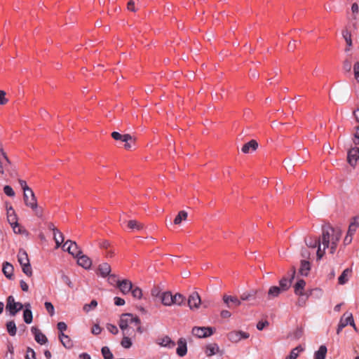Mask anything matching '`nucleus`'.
Returning a JSON list of instances; mask_svg holds the SVG:
<instances>
[{"label":"nucleus","mask_w":359,"mask_h":359,"mask_svg":"<svg viewBox=\"0 0 359 359\" xmlns=\"http://www.w3.org/2000/svg\"><path fill=\"white\" fill-rule=\"evenodd\" d=\"M342 232L339 228H334L330 225L324 226L322 229L320 236L321 245L317 250V259H320L325 253V250L329 249L331 254H334L337 250L338 243L341 237Z\"/></svg>","instance_id":"1"},{"label":"nucleus","mask_w":359,"mask_h":359,"mask_svg":"<svg viewBox=\"0 0 359 359\" xmlns=\"http://www.w3.org/2000/svg\"><path fill=\"white\" fill-rule=\"evenodd\" d=\"M135 323V325L140 324V319L137 316H134L131 313H123L121 316L118 325L123 331V335L130 334L128 328L130 324Z\"/></svg>","instance_id":"2"},{"label":"nucleus","mask_w":359,"mask_h":359,"mask_svg":"<svg viewBox=\"0 0 359 359\" xmlns=\"http://www.w3.org/2000/svg\"><path fill=\"white\" fill-rule=\"evenodd\" d=\"M18 260L22 266V271L28 276H32V269L29 263L27 253L25 250L20 249L18 253Z\"/></svg>","instance_id":"3"},{"label":"nucleus","mask_w":359,"mask_h":359,"mask_svg":"<svg viewBox=\"0 0 359 359\" xmlns=\"http://www.w3.org/2000/svg\"><path fill=\"white\" fill-rule=\"evenodd\" d=\"M23 305L20 302H16L13 296H8L6 299V311H9L10 315L14 316L16 313L22 310Z\"/></svg>","instance_id":"4"},{"label":"nucleus","mask_w":359,"mask_h":359,"mask_svg":"<svg viewBox=\"0 0 359 359\" xmlns=\"http://www.w3.org/2000/svg\"><path fill=\"white\" fill-rule=\"evenodd\" d=\"M348 324H350L355 329V325L353 321V316L351 313H345L341 317L339 323L338 325V328L337 330V333L339 334V332L342 330L344 327H345Z\"/></svg>","instance_id":"5"},{"label":"nucleus","mask_w":359,"mask_h":359,"mask_svg":"<svg viewBox=\"0 0 359 359\" xmlns=\"http://www.w3.org/2000/svg\"><path fill=\"white\" fill-rule=\"evenodd\" d=\"M62 248L64 250H67L69 254L72 255L74 257H79L81 254H82L81 250L76 243L71 240H67Z\"/></svg>","instance_id":"6"},{"label":"nucleus","mask_w":359,"mask_h":359,"mask_svg":"<svg viewBox=\"0 0 359 359\" xmlns=\"http://www.w3.org/2000/svg\"><path fill=\"white\" fill-rule=\"evenodd\" d=\"M249 337L250 334L248 332L243 331H232L227 334L228 339L233 343H238L241 339H248Z\"/></svg>","instance_id":"7"},{"label":"nucleus","mask_w":359,"mask_h":359,"mask_svg":"<svg viewBox=\"0 0 359 359\" xmlns=\"http://www.w3.org/2000/svg\"><path fill=\"white\" fill-rule=\"evenodd\" d=\"M213 333L212 328L205 327H195L192 330V334L198 337H207L212 335Z\"/></svg>","instance_id":"8"},{"label":"nucleus","mask_w":359,"mask_h":359,"mask_svg":"<svg viewBox=\"0 0 359 359\" xmlns=\"http://www.w3.org/2000/svg\"><path fill=\"white\" fill-rule=\"evenodd\" d=\"M24 202L25 204L29 207L30 208H36V198L32 190L31 191H28L23 194Z\"/></svg>","instance_id":"9"},{"label":"nucleus","mask_w":359,"mask_h":359,"mask_svg":"<svg viewBox=\"0 0 359 359\" xmlns=\"http://www.w3.org/2000/svg\"><path fill=\"white\" fill-rule=\"evenodd\" d=\"M201 304V299L198 292H192L188 298V305L191 309H198Z\"/></svg>","instance_id":"10"},{"label":"nucleus","mask_w":359,"mask_h":359,"mask_svg":"<svg viewBox=\"0 0 359 359\" xmlns=\"http://www.w3.org/2000/svg\"><path fill=\"white\" fill-rule=\"evenodd\" d=\"M223 301L226 304L227 307L230 309L233 306L238 307L241 304V299H239L236 296L224 294L223 296Z\"/></svg>","instance_id":"11"},{"label":"nucleus","mask_w":359,"mask_h":359,"mask_svg":"<svg viewBox=\"0 0 359 359\" xmlns=\"http://www.w3.org/2000/svg\"><path fill=\"white\" fill-rule=\"evenodd\" d=\"M305 285L306 282L304 280H299L294 286L295 294L299 295V297H306V298H308L309 294L304 291Z\"/></svg>","instance_id":"12"},{"label":"nucleus","mask_w":359,"mask_h":359,"mask_svg":"<svg viewBox=\"0 0 359 359\" xmlns=\"http://www.w3.org/2000/svg\"><path fill=\"white\" fill-rule=\"evenodd\" d=\"M32 334L34 335L36 341L40 344H45L48 339L45 334H43L36 327L31 328Z\"/></svg>","instance_id":"13"},{"label":"nucleus","mask_w":359,"mask_h":359,"mask_svg":"<svg viewBox=\"0 0 359 359\" xmlns=\"http://www.w3.org/2000/svg\"><path fill=\"white\" fill-rule=\"evenodd\" d=\"M359 158V148H352L348 152V163L354 166L356 164L358 159Z\"/></svg>","instance_id":"14"},{"label":"nucleus","mask_w":359,"mask_h":359,"mask_svg":"<svg viewBox=\"0 0 359 359\" xmlns=\"http://www.w3.org/2000/svg\"><path fill=\"white\" fill-rule=\"evenodd\" d=\"M156 344L168 348H172L175 346V343L168 336L158 338Z\"/></svg>","instance_id":"15"},{"label":"nucleus","mask_w":359,"mask_h":359,"mask_svg":"<svg viewBox=\"0 0 359 359\" xmlns=\"http://www.w3.org/2000/svg\"><path fill=\"white\" fill-rule=\"evenodd\" d=\"M76 257L78 258L77 263L79 266L86 269L90 268L92 265V261L88 256L81 254L79 255V257Z\"/></svg>","instance_id":"16"},{"label":"nucleus","mask_w":359,"mask_h":359,"mask_svg":"<svg viewBox=\"0 0 359 359\" xmlns=\"http://www.w3.org/2000/svg\"><path fill=\"white\" fill-rule=\"evenodd\" d=\"M177 354L180 356H184L187 353V341L184 339L180 338L177 341Z\"/></svg>","instance_id":"17"},{"label":"nucleus","mask_w":359,"mask_h":359,"mask_svg":"<svg viewBox=\"0 0 359 359\" xmlns=\"http://www.w3.org/2000/svg\"><path fill=\"white\" fill-rule=\"evenodd\" d=\"M258 148V143L256 140H252L248 143L245 144L242 148L241 151L244 154H248L250 151H254Z\"/></svg>","instance_id":"18"},{"label":"nucleus","mask_w":359,"mask_h":359,"mask_svg":"<svg viewBox=\"0 0 359 359\" xmlns=\"http://www.w3.org/2000/svg\"><path fill=\"white\" fill-rule=\"evenodd\" d=\"M257 292V290L244 292L240 296L241 301H255Z\"/></svg>","instance_id":"19"},{"label":"nucleus","mask_w":359,"mask_h":359,"mask_svg":"<svg viewBox=\"0 0 359 359\" xmlns=\"http://www.w3.org/2000/svg\"><path fill=\"white\" fill-rule=\"evenodd\" d=\"M133 286V285L130 280H123L118 283V287L120 289L123 294H127L131 291Z\"/></svg>","instance_id":"20"},{"label":"nucleus","mask_w":359,"mask_h":359,"mask_svg":"<svg viewBox=\"0 0 359 359\" xmlns=\"http://www.w3.org/2000/svg\"><path fill=\"white\" fill-rule=\"evenodd\" d=\"M111 137L115 140H121L123 142H127L128 141L131 142V141L134 140V137L133 136H131L130 135H129V134L121 135L118 132H113L111 133Z\"/></svg>","instance_id":"21"},{"label":"nucleus","mask_w":359,"mask_h":359,"mask_svg":"<svg viewBox=\"0 0 359 359\" xmlns=\"http://www.w3.org/2000/svg\"><path fill=\"white\" fill-rule=\"evenodd\" d=\"M172 294L170 292H164L161 294V301L164 306H170L172 305Z\"/></svg>","instance_id":"22"},{"label":"nucleus","mask_w":359,"mask_h":359,"mask_svg":"<svg viewBox=\"0 0 359 359\" xmlns=\"http://www.w3.org/2000/svg\"><path fill=\"white\" fill-rule=\"evenodd\" d=\"M305 243H306V245L309 248H315L316 247L318 248V246L322 247L320 237H319V238H312V237L306 238Z\"/></svg>","instance_id":"23"},{"label":"nucleus","mask_w":359,"mask_h":359,"mask_svg":"<svg viewBox=\"0 0 359 359\" xmlns=\"http://www.w3.org/2000/svg\"><path fill=\"white\" fill-rule=\"evenodd\" d=\"M98 271L100 276L105 278L110 274L111 266L108 263L104 262L99 265Z\"/></svg>","instance_id":"24"},{"label":"nucleus","mask_w":359,"mask_h":359,"mask_svg":"<svg viewBox=\"0 0 359 359\" xmlns=\"http://www.w3.org/2000/svg\"><path fill=\"white\" fill-rule=\"evenodd\" d=\"M219 351V348L217 344H210L206 346L205 349V353L207 355V356L210 357L217 353H218Z\"/></svg>","instance_id":"25"},{"label":"nucleus","mask_w":359,"mask_h":359,"mask_svg":"<svg viewBox=\"0 0 359 359\" xmlns=\"http://www.w3.org/2000/svg\"><path fill=\"white\" fill-rule=\"evenodd\" d=\"M351 271H352L351 269H348V268L346 269L342 272V273L339 276V277L338 278L339 284H340V285L346 284L348 280V278H349V276H351Z\"/></svg>","instance_id":"26"},{"label":"nucleus","mask_w":359,"mask_h":359,"mask_svg":"<svg viewBox=\"0 0 359 359\" xmlns=\"http://www.w3.org/2000/svg\"><path fill=\"white\" fill-rule=\"evenodd\" d=\"M59 338L61 343L66 348H71L73 346V342L67 335L61 333L59 335Z\"/></svg>","instance_id":"27"},{"label":"nucleus","mask_w":359,"mask_h":359,"mask_svg":"<svg viewBox=\"0 0 359 359\" xmlns=\"http://www.w3.org/2000/svg\"><path fill=\"white\" fill-rule=\"evenodd\" d=\"M8 221L13 225H18L17 216L15 213V210L12 207H10L7 210Z\"/></svg>","instance_id":"28"},{"label":"nucleus","mask_w":359,"mask_h":359,"mask_svg":"<svg viewBox=\"0 0 359 359\" xmlns=\"http://www.w3.org/2000/svg\"><path fill=\"white\" fill-rule=\"evenodd\" d=\"M13 266L8 262H5L3 265L2 271L4 273V275L9 279H11L13 277Z\"/></svg>","instance_id":"29"},{"label":"nucleus","mask_w":359,"mask_h":359,"mask_svg":"<svg viewBox=\"0 0 359 359\" xmlns=\"http://www.w3.org/2000/svg\"><path fill=\"white\" fill-rule=\"evenodd\" d=\"M283 291L278 286H271L268 291V299H272L277 297Z\"/></svg>","instance_id":"30"},{"label":"nucleus","mask_w":359,"mask_h":359,"mask_svg":"<svg viewBox=\"0 0 359 359\" xmlns=\"http://www.w3.org/2000/svg\"><path fill=\"white\" fill-rule=\"evenodd\" d=\"M172 305L175 304L177 306H182L184 304L186 298L184 295L180 293H176L175 295H172Z\"/></svg>","instance_id":"31"},{"label":"nucleus","mask_w":359,"mask_h":359,"mask_svg":"<svg viewBox=\"0 0 359 359\" xmlns=\"http://www.w3.org/2000/svg\"><path fill=\"white\" fill-rule=\"evenodd\" d=\"M357 219V217H353L352 222L349 224L347 234L351 236H353V235L356 231L358 227L359 226V223L358 222Z\"/></svg>","instance_id":"32"},{"label":"nucleus","mask_w":359,"mask_h":359,"mask_svg":"<svg viewBox=\"0 0 359 359\" xmlns=\"http://www.w3.org/2000/svg\"><path fill=\"white\" fill-rule=\"evenodd\" d=\"M310 263L308 261L302 260L299 268V273L302 276H307L310 271Z\"/></svg>","instance_id":"33"},{"label":"nucleus","mask_w":359,"mask_h":359,"mask_svg":"<svg viewBox=\"0 0 359 359\" xmlns=\"http://www.w3.org/2000/svg\"><path fill=\"white\" fill-rule=\"evenodd\" d=\"M128 226L130 229L136 230L137 231H141L144 229L143 224L137 222V220H130L128 222Z\"/></svg>","instance_id":"34"},{"label":"nucleus","mask_w":359,"mask_h":359,"mask_svg":"<svg viewBox=\"0 0 359 359\" xmlns=\"http://www.w3.org/2000/svg\"><path fill=\"white\" fill-rule=\"evenodd\" d=\"M327 351L325 346H320L319 349L314 353V359H325Z\"/></svg>","instance_id":"35"},{"label":"nucleus","mask_w":359,"mask_h":359,"mask_svg":"<svg viewBox=\"0 0 359 359\" xmlns=\"http://www.w3.org/2000/svg\"><path fill=\"white\" fill-rule=\"evenodd\" d=\"M304 351V348L302 346L299 345L291 351L290 355L286 358V359H297L299 353Z\"/></svg>","instance_id":"36"},{"label":"nucleus","mask_w":359,"mask_h":359,"mask_svg":"<svg viewBox=\"0 0 359 359\" xmlns=\"http://www.w3.org/2000/svg\"><path fill=\"white\" fill-rule=\"evenodd\" d=\"M291 283V280L288 279L287 278L283 277L279 281V287L280 289H281L283 292L287 291L290 287Z\"/></svg>","instance_id":"37"},{"label":"nucleus","mask_w":359,"mask_h":359,"mask_svg":"<svg viewBox=\"0 0 359 359\" xmlns=\"http://www.w3.org/2000/svg\"><path fill=\"white\" fill-rule=\"evenodd\" d=\"M53 238L55 241L56 248H59L64 241L63 234L60 231H55L53 233Z\"/></svg>","instance_id":"38"},{"label":"nucleus","mask_w":359,"mask_h":359,"mask_svg":"<svg viewBox=\"0 0 359 359\" xmlns=\"http://www.w3.org/2000/svg\"><path fill=\"white\" fill-rule=\"evenodd\" d=\"M6 329L11 336H15L16 334V325L13 320L7 322Z\"/></svg>","instance_id":"39"},{"label":"nucleus","mask_w":359,"mask_h":359,"mask_svg":"<svg viewBox=\"0 0 359 359\" xmlns=\"http://www.w3.org/2000/svg\"><path fill=\"white\" fill-rule=\"evenodd\" d=\"M187 212L184 210H181L179 212L178 215L175 217L174 219V223L175 224H180L182 220H186L187 218Z\"/></svg>","instance_id":"40"},{"label":"nucleus","mask_w":359,"mask_h":359,"mask_svg":"<svg viewBox=\"0 0 359 359\" xmlns=\"http://www.w3.org/2000/svg\"><path fill=\"white\" fill-rule=\"evenodd\" d=\"M23 319H24V321L27 324H29L32 322L33 316H32V311L30 310V309L27 308L24 310Z\"/></svg>","instance_id":"41"},{"label":"nucleus","mask_w":359,"mask_h":359,"mask_svg":"<svg viewBox=\"0 0 359 359\" xmlns=\"http://www.w3.org/2000/svg\"><path fill=\"white\" fill-rule=\"evenodd\" d=\"M101 351L104 359H113V354L107 346L102 347Z\"/></svg>","instance_id":"42"},{"label":"nucleus","mask_w":359,"mask_h":359,"mask_svg":"<svg viewBox=\"0 0 359 359\" xmlns=\"http://www.w3.org/2000/svg\"><path fill=\"white\" fill-rule=\"evenodd\" d=\"M130 292L132 293L133 297H135V298H137V299H140L142 297V291L138 287H133Z\"/></svg>","instance_id":"43"},{"label":"nucleus","mask_w":359,"mask_h":359,"mask_svg":"<svg viewBox=\"0 0 359 359\" xmlns=\"http://www.w3.org/2000/svg\"><path fill=\"white\" fill-rule=\"evenodd\" d=\"M97 306V302L95 299L92 300L90 304H85L83 306V310L86 312H89L90 311L94 309Z\"/></svg>","instance_id":"44"},{"label":"nucleus","mask_w":359,"mask_h":359,"mask_svg":"<svg viewBox=\"0 0 359 359\" xmlns=\"http://www.w3.org/2000/svg\"><path fill=\"white\" fill-rule=\"evenodd\" d=\"M342 35L346 42L347 46L348 47H351L352 46L351 33L347 29H346V30L343 31Z\"/></svg>","instance_id":"45"},{"label":"nucleus","mask_w":359,"mask_h":359,"mask_svg":"<svg viewBox=\"0 0 359 359\" xmlns=\"http://www.w3.org/2000/svg\"><path fill=\"white\" fill-rule=\"evenodd\" d=\"M121 344L125 348H129L132 346V341L129 337L123 335Z\"/></svg>","instance_id":"46"},{"label":"nucleus","mask_w":359,"mask_h":359,"mask_svg":"<svg viewBox=\"0 0 359 359\" xmlns=\"http://www.w3.org/2000/svg\"><path fill=\"white\" fill-rule=\"evenodd\" d=\"M109 278H108V282L112 285H117V287L118 286V283H120L121 281L118 280L117 277L116 275L114 274H109Z\"/></svg>","instance_id":"47"},{"label":"nucleus","mask_w":359,"mask_h":359,"mask_svg":"<svg viewBox=\"0 0 359 359\" xmlns=\"http://www.w3.org/2000/svg\"><path fill=\"white\" fill-rule=\"evenodd\" d=\"M44 305H45V308H46V311H48V313L51 316H53L55 313V309H54L53 305L50 302H45Z\"/></svg>","instance_id":"48"},{"label":"nucleus","mask_w":359,"mask_h":359,"mask_svg":"<svg viewBox=\"0 0 359 359\" xmlns=\"http://www.w3.org/2000/svg\"><path fill=\"white\" fill-rule=\"evenodd\" d=\"M162 293L163 292H161V291L158 287H154L151 291V294L152 297H158L159 299L161 298V294H162Z\"/></svg>","instance_id":"49"},{"label":"nucleus","mask_w":359,"mask_h":359,"mask_svg":"<svg viewBox=\"0 0 359 359\" xmlns=\"http://www.w3.org/2000/svg\"><path fill=\"white\" fill-rule=\"evenodd\" d=\"M4 191L5 194H6L8 196L13 197L15 196V192H14L13 189H12L11 187H10L8 185H6L4 187Z\"/></svg>","instance_id":"50"},{"label":"nucleus","mask_w":359,"mask_h":359,"mask_svg":"<svg viewBox=\"0 0 359 359\" xmlns=\"http://www.w3.org/2000/svg\"><path fill=\"white\" fill-rule=\"evenodd\" d=\"M352 64L351 62L348 60H344L343 63V69L346 72H350L351 70Z\"/></svg>","instance_id":"51"},{"label":"nucleus","mask_w":359,"mask_h":359,"mask_svg":"<svg viewBox=\"0 0 359 359\" xmlns=\"http://www.w3.org/2000/svg\"><path fill=\"white\" fill-rule=\"evenodd\" d=\"M18 182H19V184H20L21 188L23 189L24 193H26V192L32 191V189H30L27 186V182L25 180H19Z\"/></svg>","instance_id":"52"},{"label":"nucleus","mask_w":359,"mask_h":359,"mask_svg":"<svg viewBox=\"0 0 359 359\" xmlns=\"http://www.w3.org/2000/svg\"><path fill=\"white\" fill-rule=\"evenodd\" d=\"M107 329L113 334H116L118 332L117 327L112 324H107Z\"/></svg>","instance_id":"53"},{"label":"nucleus","mask_w":359,"mask_h":359,"mask_svg":"<svg viewBox=\"0 0 359 359\" xmlns=\"http://www.w3.org/2000/svg\"><path fill=\"white\" fill-rule=\"evenodd\" d=\"M5 96H6V92L0 90V104L1 105H4L8 102V99L6 98Z\"/></svg>","instance_id":"54"},{"label":"nucleus","mask_w":359,"mask_h":359,"mask_svg":"<svg viewBox=\"0 0 359 359\" xmlns=\"http://www.w3.org/2000/svg\"><path fill=\"white\" fill-rule=\"evenodd\" d=\"M353 72L355 80L359 81V62H357L354 64Z\"/></svg>","instance_id":"55"},{"label":"nucleus","mask_w":359,"mask_h":359,"mask_svg":"<svg viewBox=\"0 0 359 359\" xmlns=\"http://www.w3.org/2000/svg\"><path fill=\"white\" fill-rule=\"evenodd\" d=\"M26 359H36L35 352L31 348H28L26 354Z\"/></svg>","instance_id":"56"},{"label":"nucleus","mask_w":359,"mask_h":359,"mask_svg":"<svg viewBox=\"0 0 359 359\" xmlns=\"http://www.w3.org/2000/svg\"><path fill=\"white\" fill-rule=\"evenodd\" d=\"M267 325H269V322L268 321H259L257 324V328L259 330H262Z\"/></svg>","instance_id":"57"},{"label":"nucleus","mask_w":359,"mask_h":359,"mask_svg":"<svg viewBox=\"0 0 359 359\" xmlns=\"http://www.w3.org/2000/svg\"><path fill=\"white\" fill-rule=\"evenodd\" d=\"M32 209L34 211L35 215L38 217H41L43 216V210H42V208L38 207V204L37 203H36V208H32Z\"/></svg>","instance_id":"58"},{"label":"nucleus","mask_w":359,"mask_h":359,"mask_svg":"<svg viewBox=\"0 0 359 359\" xmlns=\"http://www.w3.org/2000/svg\"><path fill=\"white\" fill-rule=\"evenodd\" d=\"M127 8H128V10L133 11V12L136 11L135 2L133 0H130L128 1V4H127Z\"/></svg>","instance_id":"59"},{"label":"nucleus","mask_w":359,"mask_h":359,"mask_svg":"<svg viewBox=\"0 0 359 359\" xmlns=\"http://www.w3.org/2000/svg\"><path fill=\"white\" fill-rule=\"evenodd\" d=\"M102 332V328L98 325H95L92 328V333L97 335Z\"/></svg>","instance_id":"60"},{"label":"nucleus","mask_w":359,"mask_h":359,"mask_svg":"<svg viewBox=\"0 0 359 359\" xmlns=\"http://www.w3.org/2000/svg\"><path fill=\"white\" fill-rule=\"evenodd\" d=\"M99 245L101 248L108 250L110 246V243L107 241H102L99 243Z\"/></svg>","instance_id":"61"},{"label":"nucleus","mask_w":359,"mask_h":359,"mask_svg":"<svg viewBox=\"0 0 359 359\" xmlns=\"http://www.w3.org/2000/svg\"><path fill=\"white\" fill-rule=\"evenodd\" d=\"M114 304L116 306H123L125 304V300L121 297H116L114 298Z\"/></svg>","instance_id":"62"},{"label":"nucleus","mask_w":359,"mask_h":359,"mask_svg":"<svg viewBox=\"0 0 359 359\" xmlns=\"http://www.w3.org/2000/svg\"><path fill=\"white\" fill-rule=\"evenodd\" d=\"M67 325L64 322H60L57 323V329L60 330L61 333H63V331L67 330Z\"/></svg>","instance_id":"63"},{"label":"nucleus","mask_w":359,"mask_h":359,"mask_svg":"<svg viewBox=\"0 0 359 359\" xmlns=\"http://www.w3.org/2000/svg\"><path fill=\"white\" fill-rule=\"evenodd\" d=\"M220 316L223 318H229L231 317V313L227 310H222L220 313Z\"/></svg>","instance_id":"64"}]
</instances>
